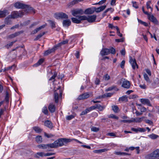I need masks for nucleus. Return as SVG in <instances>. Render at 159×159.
I'll list each match as a JSON object with an SVG mask.
<instances>
[{"label": "nucleus", "mask_w": 159, "mask_h": 159, "mask_svg": "<svg viewBox=\"0 0 159 159\" xmlns=\"http://www.w3.org/2000/svg\"><path fill=\"white\" fill-rule=\"evenodd\" d=\"M14 6L17 8L24 9V10H22L23 11L24 14L32 12H33L34 13H35V10L33 8L30 7L29 6L21 3L19 2L15 3L14 4Z\"/></svg>", "instance_id": "nucleus-1"}, {"label": "nucleus", "mask_w": 159, "mask_h": 159, "mask_svg": "<svg viewBox=\"0 0 159 159\" xmlns=\"http://www.w3.org/2000/svg\"><path fill=\"white\" fill-rule=\"evenodd\" d=\"M72 139L66 138H60L52 143L53 148L61 147L68 143L72 141Z\"/></svg>", "instance_id": "nucleus-2"}, {"label": "nucleus", "mask_w": 159, "mask_h": 159, "mask_svg": "<svg viewBox=\"0 0 159 159\" xmlns=\"http://www.w3.org/2000/svg\"><path fill=\"white\" fill-rule=\"evenodd\" d=\"M23 11H14L11 12V14L9 15L12 19L17 18L18 17H21L24 15Z\"/></svg>", "instance_id": "nucleus-3"}, {"label": "nucleus", "mask_w": 159, "mask_h": 159, "mask_svg": "<svg viewBox=\"0 0 159 159\" xmlns=\"http://www.w3.org/2000/svg\"><path fill=\"white\" fill-rule=\"evenodd\" d=\"M54 17L57 19H67L68 16L67 15L62 12L55 13L54 15Z\"/></svg>", "instance_id": "nucleus-4"}, {"label": "nucleus", "mask_w": 159, "mask_h": 159, "mask_svg": "<svg viewBox=\"0 0 159 159\" xmlns=\"http://www.w3.org/2000/svg\"><path fill=\"white\" fill-rule=\"evenodd\" d=\"M52 145V143L46 144H42L37 145V147L40 149L47 150L48 151H50V150H49L50 148H53Z\"/></svg>", "instance_id": "nucleus-5"}, {"label": "nucleus", "mask_w": 159, "mask_h": 159, "mask_svg": "<svg viewBox=\"0 0 159 159\" xmlns=\"http://www.w3.org/2000/svg\"><path fill=\"white\" fill-rule=\"evenodd\" d=\"M71 12L73 16L76 17L77 16L76 15L78 14L82 15L84 13V11L83 9L79 8L73 9L71 10Z\"/></svg>", "instance_id": "nucleus-6"}, {"label": "nucleus", "mask_w": 159, "mask_h": 159, "mask_svg": "<svg viewBox=\"0 0 159 159\" xmlns=\"http://www.w3.org/2000/svg\"><path fill=\"white\" fill-rule=\"evenodd\" d=\"M150 159H155L159 157V149H157L148 155Z\"/></svg>", "instance_id": "nucleus-7"}, {"label": "nucleus", "mask_w": 159, "mask_h": 159, "mask_svg": "<svg viewBox=\"0 0 159 159\" xmlns=\"http://www.w3.org/2000/svg\"><path fill=\"white\" fill-rule=\"evenodd\" d=\"M62 91L60 89H59L58 92H54V99L55 100V102L57 103L58 102L59 98H61L62 96Z\"/></svg>", "instance_id": "nucleus-8"}, {"label": "nucleus", "mask_w": 159, "mask_h": 159, "mask_svg": "<svg viewBox=\"0 0 159 159\" xmlns=\"http://www.w3.org/2000/svg\"><path fill=\"white\" fill-rule=\"evenodd\" d=\"M129 62L131 65L132 68L134 70L135 69L136 66L137 68H138V66L136 63V60L135 59H133L132 57L131 56L129 57Z\"/></svg>", "instance_id": "nucleus-9"}, {"label": "nucleus", "mask_w": 159, "mask_h": 159, "mask_svg": "<svg viewBox=\"0 0 159 159\" xmlns=\"http://www.w3.org/2000/svg\"><path fill=\"white\" fill-rule=\"evenodd\" d=\"M151 14L149 13V15L148 16V19L154 24L158 25V22L156 18L152 15H151Z\"/></svg>", "instance_id": "nucleus-10"}, {"label": "nucleus", "mask_w": 159, "mask_h": 159, "mask_svg": "<svg viewBox=\"0 0 159 159\" xmlns=\"http://www.w3.org/2000/svg\"><path fill=\"white\" fill-rule=\"evenodd\" d=\"M95 9V7L88 8L85 9L84 13L86 15L92 14L94 12Z\"/></svg>", "instance_id": "nucleus-11"}, {"label": "nucleus", "mask_w": 159, "mask_h": 159, "mask_svg": "<svg viewBox=\"0 0 159 159\" xmlns=\"http://www.w3.org/2000/svg\"><path fill=\"white\" fill-rule=\"evenodd\" d=\"M9 14L8 11L7 9H4L2 11H0V18L5 17Z\"/></svg>", "instance_id": "nucleus-12"}, {"label": "nucleus", "mask_w": 159, "mask_h": 159, "mask_svg": "<svg viewBox=\"0 0 159 159\" xmlns=\"http://www.w3.org/2000/svg\"><path fill=\"white\" fill-rule=\"evenodd\" d=\"M89 94L88 93H85L79 96L77 98L78 100H83L89 98Z\"/></svg>", "instance_id": "nucleus-13"}, {"label": "nucleus", "mask_w": 159, "mask_h": 159, "mask_svg": "<svg viewBox=\"0 0 159 159\" xmlns=\"http://www.w3.org/2000/svg\"><path fill=\"white\" fill-rule=\"evenodd\" d=\"M97 18V16L93 15L90 16H88L87 17V21L89 23L94 22Z\"/></svg>", "instance_id": "nucleus-14"}, {"label": "nucleus", "mask_w": 159, "mask_h": 159, "mask_svg": "<svg viewBox=\"0 0 159 159\" xmlns=\"http://www.w3.org/2000/svg\"><path fill=\"white\" fill-rule=\"evenodd\" d=\"M108 48H102L100 52V54L102 56L107 55L109 54Z\"/></svg>", "instance_id": "nucleus-15"}, {"label": "nucleus", "mask_w": 159, "mask_h": 159, "mask_svg": "<svg viewBox=\"0 0 159 159\" xmlns=\"http://www.w3.org/2000/svg\"><path fill=\"white\" fill-rule=\"evenodd\" d=\"M12 18L9 15L6 17L4 19V23L7 25H9L11 24L12 21L11 19Z\"/></svg>", "instance_id": "nucleus-16"}, {"label": "nucleus", "mask_w": 159, "mask_h": 159, "mask_svg": "<svg viewBox=\"0 0 159 159\" xmlns=\"http://www.w3.org/2000/svg\"><path fill=\"white\" fill-rule=\"evenodd\" d=\"M122 87L127 89H129L130 86V84L129 81L125 80L123 81Z\"/></svg>", "instance_id": "nucleus-17"}, {"label": "nucleus", "mask_w": 159, "mask_h": 159, "mask_svg": "<svg viewBox=\"0 0 159 159\" xmlns=\"http://www.w3.org/2000/svg\"><path fill=\"white\" fill-rule=\"evenodd\" d=\"M23 31L22 30L16 32L14 34L9 35L8 36V37L10 39H12L17 36H18L21 34L23 33Z\"/></svg>", "instance_id": "nucleus-18"}, {"label": "nucleus", "mask_w": 159, "mask_h": 159, "mask_svg": "<svg viewBox=\"0 0 159 159\" xmlns=\"http://www.w3.org/2000/svg\"><path fill=\"white\" fill-rule=\"evenodd\" d=\"M144 116H143L141 118H132L131 119L132 122H141L145 118Z\"/></svg>", "instance_id": "nucleus-19"}, {"label": "nucleus", "mask_w": 159, "mask_h": 159, "mask_svg": "<svg viewBox=\"0 0 159 159\" xmlns=\"http://www.w3.org/2000/svg\"><path fill=\"white\" fill-rule=\"evenodd\" d=\"M141 102L143 104H146L148 106H151L150 101L148 99L145 98H141L140 99Z\"/></svg>", "instance_id": "nucleus-20"}, {"label": "nucleus", "mask_w": 159, "mask_h": 159, "mask_svg": "<svg viewBox=\"0 0 159 159\" xmlns=\"http://www.w3.org/2000/svg\"><path fill=\"white\" fill-rule=\"evenodd\" d=\"M63 25L64 27H68L70 26L71 24V22L69 19H66L64 20L62 22Z\"/></svg>", "instance_id": "nucleus-21"}, {"label": "nucleus", "mask_w": 159, "mask_h": 159, "mask_svg": "<svg viewBox=\"0 0 159 159\" xmlns=\"http://www.w3.org/2000/svg\"><path fill=\"white\" fill-rule=\"evenodd\" d=\"M46 24L45 25H43L38 28H37L36 29L32 31V32H31V34H35L36 33H37L40 30L44 28L46 26Z\"/></svg>", "instance_id": "nucleus-22"}, {"label": "nucleus", "mask_w": 159, "mask_h": 159, "mask_svg": "<svg viewBox=\"0 0 159 159\" xmlns=\"http://www.w3.org/2000/svg\"><path fill=\"white\" fill-rule=\"evenodd\" d=\"M44 125L50 129H52L53 127L52 124L51 122L49 120H46L44 123Z\"/></svg>", "instance_id": "nucleus-23"}, {"label": "nucleus", "mask_w": 159, "mask_h": 159, "mask_svg": "<svg viewBox=\"0 0 159 159\" xmlns=\"http://www.w3.org/2000/svg\"><path fill=\"white\" fill-rule=\"evenodd\" d=\"M106 7V5L102 6L97 8L95 7V11L97 13L99 12L104 10Z\"/></svg>", "instance_id": "nucleus-24"}, {"label": "nucleus", "mask_w": 159, "mask_h": 159, "mask_svg": "<svg viewBox=\"0 0 159 159\" xmlns=\"http://www.w3.org/2000/svg\"><path fill=\"white\" fill-rule=\"evenodd\" d=\"M56 107L55 105L52 104H50L48 107V109L49 111L51 113H53L55 111Z\"/></svg>", "instance_id": "nucleus-25"}, {"label": "nucleus", "mask_w": 159, "mask_h": 159, "mask_svg": "<svg viewBox=\"0 0 159 159\" xmlns=\"http://www.w3.org/2000/svg\"><path fill=\"white\" fill-rule=\"evenodd\" d=\"M152 4V2L151 1H149L147 2L146 3V7L148 10L149 9H150L151 12L149 13L152 14V12L153 10V8L151 6V5Z\"/></svg>", "instance_id": "nucleus-26"}, {"label": "nucleus", "mask_w": 159, "mask_h": 159, "mask_svg": "<svg viewBox=\"0 0 159 159\" xmlns=\"http://www.w3.org/2000/svg\"><path fill=\"white\" fill-rule=\"evenodd\" d=\"M108 150L106 148H104L99 150H95L93 151V152L96 153H101L105 152L107 151Z\"/></svg>", "instance_id": "nucleus-27"}, {"label": "nucleus", "mask_w": 159, "mask_h": 159, "mask_svg": "<svg viewBox=\"0 0 159 159\" xmlns=\"http://www.w3.org/2000/svg\"><path fill=\"white\" fill-rule=\"evenodd\" d=\"M54 52L55 51L54 50V48H52L51 49L46 51L44 52V55L45 56L48 55L50 53Z\"/></svg>", "instance_id": "nucleus-28"}, {"label": "nucleus", "mask_w": 159, "mask_h": 159, "mask_svg": "<svg viewBox=\"0 0 159 159\" xmlns=\"http://www.w3.org/2000/svg\"><path fill=\"white\" fill-rule=\"evenodd\" d=\"M44 59L41 58L33 66L34 67H37L41 65L44 61Z\"/></svg>", "instance_id": "nucleus-29"}, {"label": "nucleus", "mask_w": 159, "mask_h": 159, "mask_svg": "<svg viewBox=\"0 0 159 159\" xmlns=\"http://www.w3.org/2000/svg\"><path fill=\"white\" fill-rule=\"evenodd\" d=\"M33 129L37 133H41L43 131V129L38 126H34L33 127Z\"/></svg>", "instance_id": "nucleus-30"}, {"label": "nucleus", "mask_w": 159, "mask_h": 159, "mask_svg": "<svg viewBox=\"0 0 159 159\" xmlns=\"http://www.w3.org/2000/svg\"><path fill=\"white\" fill-rule=\"evenodd\" d=\"M112 110L115 113H117L120 111L117 105H113L112 106Z\"/></svg>", "instance_id": "nucleus-31"}, {"label": "nucleus", "mask_w": 159, "mask_h": 159, "mask_svg": "<svg viewBox=\"0 0 159 159\" xmlns=\"http://www.w3.org/2000/svg\"><path fill=\"white\" fill-rule=\"evenodd\" d=\"M113 89H115V90L118 91L119 89L116 88V86L113 85L110 87L106 89V91H111Z\"/></svg>", "instance_id": "nucleus-32"}, {"label": "nucleus", "mask_w": 159, "mask_h": 159, "mask_svg": "<svg viewBox=\"0 0 159 159\" xmlns=\"http://www.w3.org/2000/svg\"><path fill=\"white\" fill-rule=\"evenodd\" d=\"M36 141L38 143H40L42 142L43 139L41 136L39 135L36 136L35 138Z\"/></svg>", "instance_id": "nucleus-33"}, {"label": "nucleus", "mask_w": 159, "mask_h": 159, "mask_svg": "<svg viewBox=\"0 0 159 159\" xmlns=\"http://www.w3.org/2000/svg\"><path fill=\"white\" fill-rule=\"evenodd\" d=\"M79 2L77 0H74L70 2L68 4V6L70 7H72L75 4Z\"/></svg>", "instance_id": "nucleus-34"}, {"label": "nucleus", "mask_w": 159, "mask_h": 159, "mask_svg": "<svg viewBox=\"0 0 159 159\" xmlns=\"http://www.w3.org/2000/svg\"><path fill=\"white\" fill-rule=\"evenodd\" d=\"M72 22L73 23H76V24H79L81 23V21H80V20L76 18L72 17L71 18Z\"/></svg>", "instance_id": "nucleus-35"}, {"label": "nucleus", "mask_w": 159, "mask_h": 159, "mask_svg": "<svg viewBox=\"0 0 159 159\" xmlns=\"http://www.w3.org/2000/svg\"><path fill=\"white\" fill-rule=\"evenodd\" d=\"M96 109H98V110L101 111H103L105 108L104 106H101L100 104H96Z\"/></svg>", "instance_id": "nucleus-36"}, {"label": "nucleus", "mask_w": 159, "mask_h": 159, "mask_svg": "<svg viewBox=\"0 0 159 159\" xmlns=\"http://www.w3.org/2000/svg\"><path fill=\"white\" fill-rule=\"evenodd\" d=\"M78 18L79 19L80 21L83 20H87V16H77Z\"/></svg>", "instance_id": "nucleus-37"}, {"label": "nucleus", "mask_w": 159, "mask_h": 159, "mask_svg": "<svg viewBox=\"0 0 159 159\" xmlns=\"http://www.w3.org/2000/svg\"><path fill=\"white\" fill-rule=\"evenodd\" d=\"M109 54L111 53L114 54L116 53L115 49L112 47H110L108 48Z\"/></svg>", "instance_id": "nucleus-38"}, {"label": "nucleus", "mask_w": 159, "mask_h": 159, "mask_svg": "<svg viewBox=\"0 0 159 159\" xmlns=\"http://www.w3.org/2000/svg\"><path fill=\"white\" fill-rule=\"evenodd\" d=\"M5 100L7 104L8 103L9 100V93L7 91L6 92V95L5 98Z\"/></svg>", "instance_id": "nucleus-39"}, {"label": "nucleus", "mask_w": 159, "mask_h": 159, "mask_svg": "<svg viewBox=\"0 0 159 159\" xmlns=\"http://www.w3.org/2000/svg\"><path fill=\"white\" fill-rule=\"evenodd\" d=\"M45 32H43L42 33H41L38 34L34 39V41H37L43 35L45 34Z\"/></svg>", "instance_id": "nucleus-40"}, {"label": "nucleus", "mask_w": 159, "mask_h": 159, "mask_svg": "<svg viewBox=\"0 0 159 159\" xmlns=\"http://www.w3.org/2000/svg\"><path fill=\"white\" fill-rule=\"evenodd\" d=\"M119 100L122 102L126 101H128L127 97L126 95L123 96L119 98Z\"/></svg>", "instance_id": "nucleus-41"}, {"label": "nucleus", "mask_w": 159, "mask_h": 159, "mask_svg": "<svg viewBox=\"0 0 159 159\" xmlns=\"http://www.w3.org/2000/svg\"><path fill=\"white\" fill-rule=\"evenodd\" d=\"M48 21L51 25V27L52 29L56 27L55 23L54 21L50 20H48Z\"/></svg>", "instance_id": "nucleus-42"}, {"label": "nucleus", "mask_w": 159, "mask_h": 159, "mask_svg": "<svg viewBox=\"0 0 159 159\" xmlns=\"http://www.w3.org/2000/svg\"><path fill=\"white\" fill-rule=\"evenodd\" d=\"M57 73L56 71L54 72L53 75L49 79V80H53V82L55 81V79L57 76Z\"/></svg>", "instance_id": "nucleus-43"}, {"label": "nucleus", "mask_w": 159, "mask_h": 159, "mask_svg": "<svg viewBox=\"0 0 159 159\" xmlns=\"http://www.w3.org/2000/svg\"><path fill=\"white\" fill-rule=\"evenodd\" d=\"M144 78L145 80L148 83H151V81H150V79L148 77V75L146 74L145 73L143 75Z\"/></svg>", "instance_id": "nucleus-44"}, {"label": "nucleus", "mask_w": 159, "mask_h": 159, "mask_svg": "<svg viewBox=\"0 0 159 159\" xmlns=\"http://www.w3.org/2000/svg\"><path fill=\"white\" fill-rule=\"evenodd\" d=\"M44 153L43 152H38L36 154L35 157L37 158H39V156L43 157L44 156Z\"/></svg>", "instance_id": "nucleus-45"}, {"label": "nucleus", "mask_w": 159, "mask_h": 159, "mask_svg": "<svg viewBox=\"0 0 159 159\" xmlns=\"http://www.w3.org/2000/svg\"><path fill=\"white\" fill-rule=\"evenodd\" d=\"M135 148L136 149L137 151V153L139 154V147H137L135 148L134 147H131L129 148V150H130L131 151L133 150Z\"/></svg>", "instance_id": "nucleus-46"}, {"label": "nucleus", "mask_w": 159, "mask_h": 159, "mask_svg": "<svg viewBox=\"0 0 159 159\" xmlns=\"http://www.w3.org/2000/svg\"><path fill=\"white\" fill-rule=\"evenodd\" d=\"M62 45L61 43H60L54 46V47L52 48H54V50L55 51L58 48L60 47H61Z\"/></svg>", "instance_id": "nucleus-47"}, {"label": "nucleus", "mask_w": 159, "mask_h": 159, "mask_svg": "<svg viewBox=\"0 0 159 159\" xmlns=\"http://www.w3.org/2000/svg\"><path fill=\"white\" fill-rule=\"evenodd\" d=\"M116 29L117 30V34L120 37H122V34L120 33L119 29L118 26H116Z\"/></svg>", "instance_id": "nucleus-48"}, {"label": "nucleus", "mask_w": 159, "mask_h": 159, "mask_svg": "<svg viewBox=\"0 0 159 159\" xmlns=\"http://www.w3.org/2000/svg\"><path fill=\"white\" fill-rule=\"evenodd\" d=\"M148 136L150 138L152 139H156L158 137L157 135L153 134H152L149 135Z\"/></svg>", "instance_id": "nucleus-49"}, {"label": "nucleus", "mask_w": 159, "mask_h": 159, "mask_svg": "<svg viewBox=\"0 0 159 159\" xmlns=\"http://www.w3.org/2000/svg\"><path fill=\"white\" fill-rule=\"evenodd\" d=\"M89 111L88 109V108H86L84 111H83L80 114V116L85 115L87 113L89 112Z\"/></svg>", "instance_id": "nucleus-50"}, {"label": "nucleus", "mask_w": 159, "mask_h": 159, "mask_svg": "<svg viewBox=\"0 0 159 159\" xmlns=\"http://www.w3.org/2000/svg\"><path fill=\"white\" fill-rule=\"evenodd\" d=\"M109 118H111L113 119H116V120H118L119 119V117L118 116H116L115 115L111 114L108 117Z\"/></svg>", "instance_id": "nucleus-51"}, {"label": "nucleus", "mask_w": 159, "mask_h": 159, "mask_svg": "<svg viewBox=\"0 0 159 159\" xmlns=\"http://www.w3.org/2000/svg\"><path fill=\"white\" fill-rule=\"evenodd\" d=\"M120 122H123V123H129L132 122L131 120H120Z\"/></svg>", "instance_id": "nucleus-52"}, {"label": "nucleus", "mask_w": 159, "mask_h": 159, "mask_svg": "<svg viewBox=\"0 0 159 159\" xmlns=\"http://www.w3.org/2000/svg\"><path fill=\"white\" fill-rule=\"evenodd\" d=\"M132 3L133 4V7L136 9H138L139 8V6L137 4L136 2L132 1Z\"/></svg>", "instance_id": "nucleus-53"}, {"label": "nucleus", "mask_w": 159, "mask_h": 159, "mask_svg": "<svg viewBox=\"0 0 159 159\" xmlns=\"http://www.w3.org/2000/svg\"><path fill=\"white\" fill-rule=\"evenodd\" d=\"M74 117L75 116L74 115H70V116H67L66 117V119L67 120H70L74 118Z\"/></svg>", "instance_id": "nucleus-54"}, {"label": "nucleus", "mask_w": 159, "mask_h": 159, "mask_svg": "<svg viewBox=\"0 0 159 159\" xmlns=\"http://www.w3.org/2000/svg\"><path fill=\"white\" fill-rule=\"evenodd\" d=\"M13 44L11 42L10 43H8L7 45H5V47L6 48L8 49L9 48H10L13 45Z\"/></svg>", "instance_id": "nucleus-55"}, {"label": "nucleus", "mask_w": 159, "mask_h": 159, "mask_svg": "<svg viewBox=\"0 0 159 159\" xmlns=\"http://www.w3.org/2000/svg\"><path fill=\"white\" fill-rule=\"evenodd\" d=\"M88 109L89 110V112L90 111H92V110H94V109H96V104L94 106H92L89 108H88Z\"/></svg>", "instance_id": "nucleus-56"}, {"label": "nucleus", "mask_w": 159, "mask_h": 159, "mask_svg": "<svg viewBox=\"0 0 159 159\" xmlns=\"http://www.w3.org/2000/svg\"><path fill=\"white\" fill-rule=\"evenodd\" d=\"M124 38H122L120 39H116L115 41L116 42H122L124 41Z\"/></svg>", "instance_id": "nucleus-57"}, {"label": "nucleus", "mask_w": 159, "mask_h": 159, "mask_svg": "<svg viewBox=\"0 0 159 159\" xmlns=\"http://www.w3.org/2000/svg\"><path fill=\"white\" fill-rule=\"evenodd\" d=\"M44 136L48 138H50L53 136V135L52 134H48L44 132Z\"/></svg>", "instance_id": "nucleus-58"}, {"label": "nucleus", "mask_w": 159, "mask_h": 159, "mask_svg": "<svg viewBox=\"0 0 159 159\" xmlns=\"http://www.w3.org/2000/svg\"><path fill=\"white\" fill-rule=\"evenodd\" d=\"M43 112L45 115L48 114V111L46 107H44L43 110Z\"/></svg>", "instance_id": "nucleus-59"}, {"label": "nucleus", "mask_w": 159, "mask_h": 159, "mask_svg": "<svg viewBox=\"0 0 159 159\" xmlns=\"http://www.w3.org/2000/svg\"><path fill=\"white\" fill-rule=\"evenodd\" d=\"M91 130L93 131L97 132L99 130V129L98 128L93 127L91 128Z\"/></svg>", "instance_id": "nucleus-60"}, {"label": "nucleus", "mask_w": 159, "mask_h": 159, "mask_svg": "<svg viewBox=\"0 0 159 159\" xmlns=\"http://www.w3.org/2000/svg\"><path fill=\"white\" fill-rule=\"evenodd\" d=\"M145 121L146 123H148L150 125H153V122L151 120H146Z\"/></svg>", "instance_id": "nucleus-61"}, {"label": "nucleus", "mask_w": 159, "mask_h": 159, "mask_svg": "<svg viewBox=\"0 0 159 159\" xmlns=\"http://www.w3.org/2000/svg\"><path fill=\"white\" fill-rule=\"evenodd\" d=\"M103 78L105 80H108L110 79V77L107 74L104 76Z\"/></svg>", "instance_id": "nucleus-62"}, {"label": "nucleus", "mask_w": 159, "mask_h": 159, "mask_svg": "<svg viewBox=\"0 0 159 159\" xmlns=\"http://www.w3.org/2000/svg\"><path fill=\"white\" fill-rule=\"evenodd\" d=\"M125 60H123L121 62L120 64V66L122 68H123L125 66Z\"/></svg>", "instance_id": "nucleus-63"}, {"label": "nucleus", "mask_w": 159, "mask_h": 159, "mask_svg": "<svg viewBox=\"0 0 159 159\" xmlns=\"http://www.w3.org/2000/svg\"><path fill=\"white\" fill-rule=\"evenodd\" d=\"M138 130L141 132H144L146 131V129L143 128H138Z\"/></svg>", "instance_id": "nucleus-64"}]
</instances>
